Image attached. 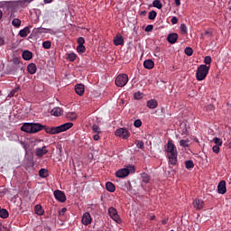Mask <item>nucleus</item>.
<instances>
[{
	"label": "nucleus",
	"instance_id": "20",
	"mask_svg": "<svg viewBox=\"0 0 231 231\" xmlns=\"http://www.w3.org/2000/svg\"><path fill=\"white\" fill-rule=\"evenodd\" d=\"M21 131L32 134V123H24L21 127Z\"/></svg>",
	"mask_w": 231,
	"mask_h": 231
},
{
	"label": "nucleus",
	"instance_id": "60",
	"mask_svg": "<svg viewBox=\"0 0 231 231\" xmlns=\"http://www.w3.org/2000/svg\"><path fill=\"white\" fill-rule=\"evenodd\" d=\"M206 109L208 111H214V105H208V106H206Z\"/></svg>",
	"mask_w": 231,
	"mask_h": 231
},
{
	"label": "nucleus",
	"instance_id": "55",
	"mask_svg": "<svg viewBox=\"0 0 231 231\" xmlns=\"http://www.w3.org/2000/svg\"><path fill=\"white\" fill-rule=\"evenodd\" d=\"M212 149H213V152H215L216 154H219V146L218 145H214Z\"/></svg>",
	"mask_w": 231,
	"mask_h": 231
},
{
	"label": "nucleus",
	"instance_id": "29",
	"mask_svg": "<svg viewBox=\"0 0 231 231\" xmlns=\"http://www.w3.org/2000/svg\"><path fill=\"white\" fill-rule=\"evenodd\" d=\"M39 176H40V178H48V176H50L48 169L42 168L39 171Z\"/></svg>",
	"mask_w": 231,
	"mask_h": 231
},
{
	"label": "nucleus",
	"instance_id": "14",
	"mask_svg": "<svg viewBox=\"0 0 231 231\" xmlns=\"http://www.w3.org/2000/svg\"><path fill=\"white\" fill-rule=\"evenodd\" d=\"M32 0H17L14 1L15 6H21V8H26L32 3Z\"/></svg>",
	"mask_w": 231,
	"mask_h": 231
},
{
	"label": "nucleus",
	"instance_id": "43",
	"mask_svg": "<svg viewBox=\"0 0 231 231\" xmlns=\"http://www.w3.org/2000/svg\"><path fill=\"white\" fill-rule=\"evenodd\" d=\"M180 32L182 35H187L188 31H187V25L185 23L180 24Z\"/></svg>",
	"mask_w": 231,
	"mask_h": 231
},
{
	"label": "nucleus",
	"instance_id": "7",
	"mask_svg": "<svg viewBox=\"0 0 231 231\" xmlns=\"http://www.w3.org/2000/svg\"><path fill=\"white\" fill-rule=\"evenodd\" d=\"M0 8L8 12V10L15 8V1H2L0 2Z\"/></svg>",
	"mask_w": 231,
	"mask_h": 231
},
{
	"label": "nucleus",
	"instance_id": "53",
	"mask_svg": "<svg viewBox=\"0 0 231 231\" xmlns=\"http://www.w3.org/2000/svg\"><path fill=\"white\" fill-rule=\"evenodd\" d=\"M19 89H20L19 87L16 88H14V89H13V90L10 92L9 97H15V93H17V91H19Z\"/></svg>",
	"mask_w": 231,
	"mask_h": 231
},
{
	"label": "nucleus",
	"instance_id": "47",
	"mask_svg": "<svg viewBox=\"0 0 231 231\" xmlns=\"http://www.w3.org/2000/svg\"><path fill=\"white\" fill-rule=\"evenodd\" d=\"M42 48H44L45 50H50V48H51V42L50 41L43 42Z\"/></svg>",
	"mask_w": 231,
	"mask_h": 231
},
{
	"label": "nucleus",
	"instance_id": "38",
	"mask_svg": "<svg viewBox=\"0 0 231 231\" xmlns=\"http://www.w3.org/2000/svg\"><path fill=\"white\" fill-rule=\"evenodd\" d=\"M185 167L188 170L194 169V162H192V160L186 161Z\"/></svg>",
	"mask_w": 231,
	"mask_h": 231
},
{
	"label": "nucleus",
	"instance_id": "32",
	"mask_svg": "<svg viewBox=\"0 0 231 231\" xmlns=\"http://www.w3.org/2000/svg\"><path fill=\"white\" fill-rule=\"evenodd\" d=\"M77 117H78V116H77V113H75V112L67 113V118L69 120H70L71 122L77 120Z\"/></svg>",
	"mask_w": 231,
	"mask_h": 231
},
{
	"label": "nucleus",
	"instance_id": "57",
	"mask_svg": "<svg viewBox=\"0 0 231 231\" xmlns=\"http://www.w3.org/2000/svg\"><path fill=\"white\" fill-rule=\"evenodd\" d=\"M68 212V208H63L61 210L59 211V216H64Z\"/></svg>",
	"mask_w": 231,
	"mask_h": 231
},
{
	"label": "nucleus",
	"instance_id": "25",
	"mask_svg": "<svg viewBox=\"0 0 231 231\" xmlns=\"http://www.w3.org/2000/svg\"><path fill=\"white\" fill-rule=\"evenodd\" d=\"M197 80H203V65H199L197 70Z\"/></svg>",
	"mask_w": 231,
	"mask_h": 231
},
{
	"label": "nucleus",
	"instance_id": "26",
	"mask_svg": "<svg viewBox=\"0 0 231 231\" xmlns=\"http://www.w3.org/2000/svg\"><path fill=\"white\" fill-rule=\"evenodd\" d=\"M106 189L108 192H115L116 190V187L111 181L106 183Z\"/></svg>",
	"mask_w": 231,
	"mask_h": 231
},
{
	"label": "nucleus",
	"instance_id": "17",
	"mask_svg": "<svg viewBox=\"0 0 231 231\" xmlns=\"http://www.w3.org/2000/svg\"><path fill=\"white\" fill-rule=\"evenodd\" d=\"M51 113L53 116H62V115H64V110L60 107H54Z\"/></svg>",
	"mask_w": 231,
	"mask_h": 231
},
{
	"label": "nucleus",
	"instance_id": "11",
	"mask_svg": "<svg viewBox=\"0 0 231 231\" xmlns=\"http://www.w3.org/2000/svg\"><path fill=\"white\" fill-rule=\"evenodd\" d=\"M91 221H93L91 214H89V212H86L81 218V223L88 226V225H91Z\"/></svg>",
	"mask_w": 231,
	"mask_h": 231
},
{
	"label": "nucleus",
	"instance_id": "39",
	"mask_svg": "<svg viewBox=\"0 0 231 231\" xmlns=\"http://www.w3.org/2000/svg\"><path fill=\"white\" fill-rule=\"evenodd\" d=\"M184 53L188 55V57H192V54L194 53V50L190 47H186L184 50Z\"/></svg>",
	"mask_w": 231,
	"mask_h": 231
},
{
	"label": "nucleus",
	"instance_id": "4",
	"mask_svg": "<svg viewBox=\"0 0 231 231\" xmlns=\"http://www.w3.org/2000/svg\"><path fill=\"white\" fill-rule=\"evenodd\" d=\"M129 82V77L126 74H120L116 78V86L124 88Z\"/></svg>",
	"mask_w": 231,
	"mask_h": 231
},
{
	"label": "nucleus",
	"instance_id": "27",
	"mask_svg": "<svg viewBox=\"0 0 231 231\" xmlns=\"http://www.w3.org/2000/svg\"><path fill=\"white\" fill-rule=\"evenodd\" d=\"M42 30H46V32L42 31ZM48 32H51V29H46V28H42V27H39V28H34L32 31V33H48Z\"/></svg>",
	"mask_w": 231,
	"mask_h": 231
},
{
	"label": "nucleus",
	"instance_id": "6",
	"mask_svg": "<svg viewBox=\"0 0 231 231\" xmlns=\"http://www.w3.org/2000/svg\"><path fill=\"white\" fill-rule=\"evenodd\" d=\"M108 215L114 221H116V223H122V219L120 218V216L118 215V211L116 210V208H109Z\"/></svg>",
	"mask_w": 231,
	"mask_h": 231
},
{
	"label": "nucleus",
	"instance_id": "24",
	"mask_svg": "<svg viewBox=\"0 0 231 231\" xmlns=\"http://www.w3.org/2000/svg\"><path fill=\"white\" fill-rule=\"evenodd\" d=\"M114 44L116 46H124V37L122 36H116L114 39Z\"/></svg>",
	"mask_w": 231,
	"mask_h": 231
},
{
	"label": "nucleus",
	"instance_id": "48",
	"mask_svg": "<svg viewBox=\"0 0 231 231\" xmlns=\"http://www.w3.org/2000/svg\"><path fill=\"white\" fill-rule=\"evenodd\" d=\"M214 143H216V145H218L220 147V145H223V140H221V138L218 137H215L213 139Z\"/></svg>",
	"mask_w": 231,
	"mask_h": 231
},
{
	"label": "nucleus",
	"instance_id": "10",
	"mask_svg": "<svg viewBox=\"0 0 231 231\" xmlns=\"http://www.w3.org/2000/svg\"><path fill=\"white\" fill-rule=\"evenodd\" d=\"M45 125H41L39 123H32V134H34L35 133H39V131L44 130Z\"/></svg>",
	"mask_w": 231,
	"mask_h": 231
},
{
	"label": "nucleus",
	"instance_id": "36",
	"mask_svg": "<svg viewBox=\"0 0 231 231\" xmlns=\"http://www.w3.org/2000/svg\"><path fill=\"white\" fill-rule=\"evenodd\" d=\"M142 180L143 183H149V181H151V176L145 172L142 173Z\"/></svg>",
	"mask_w": 231,
	"mask_h": 231
},
{
	"label": "nucleus",
	"instance_id": "41",
	"mask_svg": "<svg viewBox=\"0 0 231 231\" xmlns=\"http://www.w3.org/2000/svg\"><path fill=\"white\" fill-rule=\"evenodd\" d=\"M92 131H93V133H96L97 134H100V133H102V130H100V126H98V125H93Z\"/></svg>",
	"mask_w": 231,
	"mask_h": 231
},
{
	"label": "nucleus",
	"instance_id": "28",
	"mask_svg": "<svg viewBox=\"0 0 231 231\" xmlns=\"http://www.w3.org/2000/svg\"><path fill=\"white\" fill-rule=\"evenodd\" d=\"M212 37H213L212 29H208L204 32V39H207V41H210Z\"/></svg>",
	"mask_w": 231,
	"mask_h": 231
},
{
	"label": "nucleus",
	"instance_id": "42",
	"mask_svg": "<svg viewBox=\"0 0 231 231\" xmlns=\"http://www.w3.org/2000/svg\"><path fill=\"white\" fill-rule=\"evenodd\" d=\"M204 62L206 63L204 66H209V68H210V64L212 63V57L206 56L204 58Z\"/></svg>",
	"mask_w": 231,
	"mask_h": 231
},
{
	"label": "nucleus",
	"instance_id": "16",
	"mask_svg": "<svg viewBox=\"0 0 231 231\" xmlns=\"http://www.w3.org/2000/svg\"><path fill=\"white\" fill-rule=\"evenodd\" d=\"M84 84H77L75 86V92L77 93V95H79V97H82V95H84Z\"/></svg>",
	"mask_w": 231,
	"mask_h": 231
},
{
	"label": "nucleus",
	"instance_id": "31",
	"mask_svg": "<svg viewBox=\"0 0 231 231\" xmlns=\"http://www.w3.org/2000/svg\"><path fill=\"white\" fill-rule=\"evenodd\" d=\"M37 216H43L44 215V209H42V206L36 205L34 208Z\"/></svg>",
	"mask_w": 231,
	"mask_h": 231
},
{
	"label": "nucleus",
	"instance_id": "2",
	"mask_svg": "<svg viewBox=\"0 0 231 231\" xmlns=\"http://www.w3.org/2000/svg\"><path fill=\"white\" fill-rule=\"evenodd\" d=\"M71 127H73V123H65L60 126H52L51 128L45 125L43 129L47 134H59L60 133H64V131L71 129Z\"/></svg>",
	"mask_w": 231,
	"mask_h": 231
},
{
	"label": "nucleus",
	"instance_id": "58",
	"mask_svg": "<svg viewBox=\"0 0 231 231\" xmlns=\"http://www.w3.org/2000/svg\"><path fill=\"white\" fill-rule=\"evenodd\" d=\"M93 140H95V142H98V140H100V135H99V134H96L93 136Z\"/></svg>",
	"mask_w": 231,
	"mask_h": 231
},
{
	"label": "nucleus",
	"instance_id": "52",
	"mask_svg": "<svg viewBox=\"0 0 231 231\" xmlns=\"http://www.w3.org/2000/svg\"><path fill=\"white\" fill-rule=\"evenodd\" d=\"M135 143L138 149H143V141H135Z\"/></svg>",
	"mask_w": 231,
	"mask_h": 231
},
{
	"label": "nucleus",
	"instance_id": "44",
	"mask_svg": "<svg viewBox=\"0 0 231 231\" xmlns=\"http://www.w3.org/2000/svg\"><path fill=\"white\" fill-rule=\"evenodd\" d=\"M78 53H86V46L84 45H78L77 46Z\"/></svg>",
	"mask_w": 231,
	"mask_h": 231
},
{
	"label": "nucleus",
	"instance_id": "64",
	"mask_svg": "<svg viewBox=\"0 0 231 231\" xmlns=\"http://www.w3.org/2000/svg\"><path fill=\"white\" fill-rule=\"evenodd\" d=\"M176 6H180L181 5L180 0H175Z\"/></svg>",
	"mask_w": 231,
	"mask_h": 231
},
{
	"label": "nucleus",
	"instance_id": "8",
	"mask_svg": "<svg viewBox=\"0 0 231 231\" xmlns=\"http://www.w3.org/2000/svg\"><path fill=\"white\" fill-rule=\"evenodd\" d=\"M35 165V162L33 161V158L32 156H28L25 158L23 162V167L28 171V169H33Z\"/></svg>",
	"mask_w": 231,
	"mask_h": 231
},
{
	"label": "nucleus",
	"instance_id": "33",
	"mask_svg": "<svg viewBox=\"0 0 231 231\" xmlns=\"http://www.w3.org/2000/svg\"><path fill=\"white\" fill-rule=\"evenodd\" d=\"M8 216H10V214L8 213V210L5 209V208H2L0 210V217L2 219H6L8 218Z\"/></svg>",
	"mask_w": 231,
	"mask_h": 231
},
{
	"label": "nucleus",
	"instance_id": "37",
	"mask_svg": "<svg viewBox=\"0 0 231 231\" xmlns=\"http://www.w3.org/2000/svg\"><path fill=\"white\" fill-rule=\"evenodd\" d=\"M156 15H158V13H156V11L152 10L149 13L148 19L150 21H154L156 19Z\"/></svg>",
	"mask_w": 231,
	"mask_h": 231
},
{
	"label": "nucleus",
	"instance_id": "56",
	"mask_svg": "<svg viewBox=\"0 0 231 231\" xmlns=\"http://www.w3.org/2000/svg\"><path fill=\"white\" fill-rule=\"evenodd\" d=\"M13 62L14 64L17 65V64H21V60L17 57L13 58Z\"/></svg>",
	"mask_w": 231,
	"mask_h": 231
},
{
	"label": "nucleus",
	"instance_id": "1",
	"mask_svg": "<svg viewBox=\"0 0 231 231\" xmlns=\"http://www.w3.org/2000/svg\"><path fill=\"white\" fill-rule=\"evenodd\" d=\"M165 152H168V160L170 165H177L178 163V150L176 145L173 144L172 140H169L165 146Z\"/></svg>",
	"mask_w": 231,
	"mask_h": 231
},
{
	"label": "nucleus",
	"instance_id": "9",
	"mask_svg": "<svg viewBox=\"0 0 231 231\" xmlns=\"http://www.w3.org/2000/svg\"><path fill=\"white\" fill-rule=\"evenodd\" d=\"M54 198H56V199L60 203H65L66 201V194L64 193V191L59 189L54 191Z\"/></svg>",
	"mask_w": 231,
	"mask_h": 231
},
{
	"label": "nucleus",
	"instance_id": "40",
	"mask_svg": "<svg viewBox=\"0 0 231 231\" xmlns=\"http://www.w3.org/2000/svg\"><path fill=\"white\" fill-rule=\"evenodd\" d=\"M12 24L14 26V28H19V26H21V20L19 18H14L12 21Z\"/></svg>",
	"mask_w": 231,
	"mask_h": 231
},
{
	"label": "nucleus",
	"instance_id": "50",
	"mask_svg": "<svg viewBox=\"0 0 231 231\" xmlns=\"http://www.w3.org/2000/svg\"><path fill=\"white\" fill-rule=\"evenodd\" d=\"M79 46H82L86 43V40L84 39V37H79L78 38V41H77Z\"/></svg>",
	"mask_w": 231,
	"mask_h": 231
},
{
	"label": "nucleus",
	"instance_id": "61",
	"mask_svg": "<svg viewBox=\"0 0 231 231\" xmlns=\"http://www.w3.org/2000/svg\"><path fill=\"white\" fill-rule=\"evenodd\" d=\"M168 222H169V218H164L162 220V225H167Z\"/></svg>",
	"mask_w": 231,
	"mask_h": 231
},
{
	"label": "nucleus",
	"instance_id": "22",
	"mask_svg": "<svg viewBox=\"0 0 231 231\" xmlns=\"http://www.w3.org/2000/svg\"><path fill=\"white\" fill-rule=\"evenodd\" d=\"M193 207L196 210H201V208H203V200L199 199H195L193 201Z\"/></svg>",
	"mask_w": 231,
	"mask_h": 231
},
{
	"label": "nucleus",
	"instance_id": "21",
	"mask_svg": "<svg viewBox=\"0 0 231 231\" xmlns=\"http://www.w3.org/2000/svg\"><path fill=\"white\" fill-rule=\"evenodd\" d=\"M146 106L149 109H156V107H158V101H156V99L148 100Z\"/></svg>",
	"mask_w": 231,
	"mask_h": 231
},
{
	"label": "nucleus",
	"instance_id": "30",
	"mask_svg": "<svg viewBox=\"0 0 231 231\" xmlns=\"http://www.w3.org/2000/svg\"><path fill=\"white\" fill-rule=\"evenodd\" d=\"M28 33H30V27L28 26L19 32L20 37H28Z\"/></svg>",
	"mask_w": 231,
	"mask_h": 231
},
{
	"label": "nucleus",
	"instance_id": "5",
	"mask_svg": "<svg viewBox=\"0 0 231 231\" xmlns=\"http://www.w3.org/2000/svg\"><path fill=\"white\" fill-rule=\"evenodd\" d=\"M116 136H119V138H123V140H127V138L131 136V134L127 128H118L116 131Z\"/></svg>",
	"mask_w": 231,
	"mask_h": 231
},
{
	"label": "nucleus",
	"instance_id": "49",
	"mask_svg": "<svg viewBox=\"0 0 231 231\" xmlns=\"http://www.w3.org/2000/svg\"><path fill=\"white\" fill-rule=\"evenodd\" d=\"M143 97V93L142 92H135L134 94V97L135 100H140Z\"/></svg>",
	"mask_w": 231,
	"mask_h": 231
},
{
	"label": "nucleus",
	"instance_id": "45",
	"mask_svg": "<svg viewBox=\"0 0 231 231\" xmlns=\"http://www.w3.org/2000/svg\"><path fill=\"white\" fill-rule=\"evenodd\" d=\"M189 139L187 140L181 139L180 141V147H189Z\"/></svg>",
	"mask_w": 231,
	"mask_h": 231
},
{
	"label": "nucleus",
	"instance_id": "51",
	"mask_svg": "<svg viewBox=\"0 0 231 231\" xmlns=\"http://www.w3.org/2000/svg\"><path fill=\"white\" fill-rule=\"evenodd\" d=\"M134 127H142V120L141 119H136L134 122Z\"/></svg>",
	"mask_w": 231,
	"mask_h": 231
},
{
	"label": "nucleus",
	"instance_id": "18",
	"mask_svg": "<svg viewBox=\"0 0 231 231\" xmlns=\"http://www.w3.org/2000/svg\"><path fill=\"white\" fill-rule=\"evenodd\" d=\"M27 71L30 75H35V73H37V65H35V63H30L27 66Z\"/></svg>",
	"mask_w": 231,
	"mask_h": 231
},
{
	"label": "nucleus",
	"instance_id": "34",
	"mask_svg": "<svg viewBox=\"0 0 231 231\" xmlns=\"http://www.w3.org/2000/svg\"><path fill=\"white\" fill-rule=\"evenodd\" d=\"M152 6L154 8H158V10H162V8H163V5L162 4V2L160 0H154L152 2Z\"/></svg>",
	"mask_w": 231,
	"mask_h": 231
},
{
	"label": "nucleus",
	"instance_id": "13",
	"mask_svg": "<svg viewBox=\"0 0 231 231\" xmlns=\"http://www.w3.org/2000/svg\"><path fill=\"white\" fill-rule=\"evenodd\" d=\"M178 33L172 32L168 34L167 41L170 44H176V42H178Z\"/></svg>",
	"mask_w": 231,
	"mask_h": 231
},
{
	"label": "nucleus",
	"instance_id": "23",
	"mask_svg": "<svg viewBox=\"0 0 231 231\" xmlns=\"http://www.w3.org/2000/svg\"><path fill=\"white\" fill-rule=\"evenodd\" d=\"M143 67L146 69H152V68H154V61L152 60H145L143 62Z\"/></svg>",
	"mask_w": 231,
	"mask_h": 231
},
{
	"label": "nucleus",
	"instance_id": "3",
	"mask_svg": "<svg viewBox=\"0 0 231 231\" xmlns=\"http://www.w3.org/2000/svg\"><path fill=\"white\" fill-rule=\"evenodd\" d=\"M135 171L136 169L134 168V166L129 165L126 168L118 170L116 172V178H127V176L131 174V172H134Z\"/></svg>",
	"mask_w": 231,
	"mask_h": 231
},
{
	"label": "nucleus",
	"instance_id": "62",
	"mask_svg": "<svg viewBox=\"0 0 231 231\" xmlns=\"http://www.w3.org/2000/svg\"><path fill=\"white\" fill-rule=\"evenodd\" d=\"M127 190H133V186L131 185V181H128Z\"/></svg>",
	"mask_w": 231,
	"mask_h": 231
},
{
	"label": "nucleus",
	"instance_id": "54",
	"mask_svg": "<svg viewBox=\"0 0 231 231\" xmlns=\"http://www.w3.org/2000/svg\"><path fill=\"white\" fill-rule=\"evenodd\" d=\"M152 30H154V25L153 24H149L144 29L145 32H152Z\"/></svg>",
	"mask_w": 231,
	"mask_h": 231
},
{
	"label": "nucleus",
	"instance_id": "12",
	"mask_svg": "<svg viewBox=\"0 0 231 231\" xmlns=\"http://www.w3.org/2000/svg\"><path fill=\"white\" fill-rule=\"evenodd\" d=\"M218 194H226V181L221 180L217 186Z\"/></svg>",
	"mask_w": 231,
	"mask_h": 231
},
{
	"label": "nucleus",
	"instance_id": "15",
	"mask_svg": "<svg viewBox=\"0 0 231 231\" xmlns=\"http://www.w3.org/2000/svg\"><path fill=\"white\" fill-rule=\"evenodd\" d=\"M44 154H48V150L46 149V146L36 149V156H38V158H42Z\"/></svg>",
	"mask_w": 231,
	"mask_h": 231
},
{
	"label": "nucleus",
	"instance_id": "63",
	"mask_svg": "<svg viewBox=\"0 0 231 231\" xmlns=\"http://www.w3.org/2000/svg\"><path fill=\"white\" fill-rule=\"evenodd\" d=\"M5 44V39L0 37V46H3Z\"/></svg>",
	"mask_w": 231,
	"mask_h": 231
},
{
	"label": "nucleus",
	"instance_id": "19",
	"mask_svg": "<svg viewBox=\"0 0 231 231\" xmlns=\"http://www.w3.org/2000/svg\"><path fill=\"white\" fill-rule=\"evenodd\" d=\"M22 57L23 60H32V59H33V53L30 51H24L22 53Z\"/></svg>",
	"mask_w": 231,
	"mask_h": 231
},
{
	"label": "nucleus",
	"instance_id": "46",
	"mask_svg": "<svg viewBox=\"0 0 231 231\" xmlns=\"http://www.w3.org/2000/svg\"><path fill=\"white\" fill-rule=\"evenodd\" d=\"M75 59H77V54H75V52H71L68 55V60L70 62H75Z\"/></svg>",
	"mask_w": 231,
	"mask_h": 231
},
{
	"label": "nucleus",
	"instance_id": "59",
	"mask_svg": "<svg viewBox=\"0 0 231 231\" xmlns=\"http://www.w3.org/2000/svg\"><path fill=\"white\" fill-rule=\"evenodd\" d=\"M171 23H172L173 24H178V17L173 16V17L171 18Z\"/></svg>",
	"mask_w": 231,
	"mask_h": 231
},
{
	"label": "nucleus",
	"instance_id": "35",
	"mask_svg": "<svg viewBox=\"0 0 231 231\" xmlns=\"http://www.w3.org/2000/svg\"><path fill=\"white\" fill-rule=\"evenodd\" d=\"M208 71H210V66L203 65V79H207L208 75Z\"/></svg>",
	"mask_w": 231,
	"mask_h": 231
}]
</instances>
